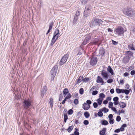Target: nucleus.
I'll return each mask as SVG.
<instances>
[{
	"mask_svg": "<svg viewBox=\"0 0 135 135\" xmlns=\"http://www.w3.org/2000/svg\"><path fill=\"white\" fill-rule=\"evenodd\" d=\"M124 14L129 17H135V11L133 9L125 8L123 11Z\"/></svg>",
	"mask_w": 135,
	"mask_h": 135,
	"instance_id": "1",
	"label": "nucleus"
},
{
	"mask_svg": "<svg viewBox=\"0 0 135 135\" xmlns=\"http://www.w3.org/2000/svg\"><path fill=\"white\" fill-rule=\"evenodd\" d=\"M115 33L118 36L123 35V33L125 31L123 28L120 26H118L115 28L114 30Z\"/></svg>",
	"mask_w": 135,
	"mask_h": 135,
	"instance_id": "2",
	"label": "nucleus"
},
{
	"mask_svg": "<svg viewBox=\"0 0 135 135\" xmlns=\"http://www.w3.org/2000/svg\"><path fill=\"white\" fill-rule=\"evenodd\" d=\"M69 56V54L67 53L62 57L59 62V64L60 66L63 65L65 63L68 57Z\"/></svg>",
	"mask_w": 135,
	"mask_h": 135,
	"instance_id": "3",
	"label": "nucleus"
},
{
	"mask_svg": "<svg viewBox=\"0 0 135 135\" xmlns=\"http://www.w3.org/2000/svg\"><path fill=\"white\" fill-rule=\"evenodd\" d=\"M58 67L57 65H55L52 68L50 71L51 74V77L53 78L55 76L57 71Z\"/></svg>",
	"mask_w": 135,
	"mask_h": 135,
	"instance_id": "4",
	"label": "nucleus"
},
{
	"mask_svg": "<svg viewBox=\"0 0 135 135\" xmlns=\"http://www.w3.org/2000/svg\"><path fill=\"white\" fill-rule=\"evenodd\" d=\"M102 22V21L100 19H93L92 20L91 22L92 26H95L99 25V24L101 23Z\"/></svg>",
	"mask_w": 135,
	"mask_h": 135,
	"instance_id": "5",
	"label": "nucleus"
},
{
	"mask_svg": "<svg viewBox=\"0 0 135 135\" xmlns=\"http://www.w3.org/2000/svg\"><path fill=\"white\" fill-rule=\"evenodd\" d=\"M24 108L26 109H27L31 105V102L30 100H25L24 101Z\"/></svg>",
	"mask_w": 135,
	"mask_h": 135,
	"instance_id": "6",
	"label": "nucleus"
},
{
	"mask_svg": "<svg viewBox=\"0 0 135 135\" xmlns=\"http://www.w3.org/2000/svg\"><path fill=\"white\" fill-rule=\"evenodd\" d=\"M68 89L67 88L65 89L63 91L64 95V97L70 98L71 97V96L70 93L68 92Z\"/></svg>",
	"mask_w": 135,
	"mask_h": 135,
	"instance_id": "7",
	"label": "nucleus"
},
{
	"mask_svg": "<svg viewBox=\"0 0 135 135\" xmlns=\"http://www.w3.org/2000/svg\"><path fill=\"white\" fill-rule=\"evenodd\" d=\"M97 59L95 57H93L91 59L90 63V64L94 66L97 63Z\"/></svg>",
	"mask_w": 135,
	"mask_h": 135,
	"instance_id": "8",
	"label": "nucleus"
},
{
	"mask_svg": "<svg viewBox=\"0 0 135 135\" xmlns=\"http://www.w3.org/2000/svg\"><path fill=\"white\" fill-rule=\"evenodd\" d=\"M59 36V35H53V37L51 40L50 44L51 46H52L54 45Z\"/></svg>",
	"mask_w": 135,
	"mask_h": 135,
	"instance_id": "9",
	"label": "nucleus"
},
{
	"mask_svg": "<svg viewBox=\"0 0 135 135\" xmlns=\"http://www.w3.org/2000/svg\"><path fill=\"white\" fill-rule=\"evenodd\" d=\"M101 74L104 79L107 80L108 78V75L107 72L105 71H102Z\"/></svg>",
	"mask_w": 135,
	"mask_h": 135,
	"instance_id": "10",
	"label": "nucleus"
},
{
	"mask_svg": "<svg viewBox=\"0 0 135 135\" xmlns=\"http://www.w3.org/2000/svg\"><path fill=\"white\" fill-rule=\"evenodd\" d=\"M113 115L112 114H110L108 115L109 122L110 124H113L114 122V120L113 118Z\"/></svg>",
	"mask_w": 135,
	"mask_h": 135,
	"instance_id": "11",
	"label": "nucleus"
},
{
	"mask_svg": "<svg viewBox=\"0 0 135 135\" xmlns=\"http://www.w3.org/2000/svg\"><path fill=\"white\" fill-rule=\"evenodd\" d=\"M90 106L86 103H84L83 105V108L85 110H87L90 108Z\"/></svg>",
	"mask_w": 135,
	"mask_h": 135,
	"instance_id": "12",
	"label": "nucleus"
},
{
	"mask_svg": "<svg viewBox=\"0 0 135 135\" xmlns=\"http://www.w3.org/2000/svg\"><path fill=\"white\" fill-rule=\"evenodd\" d=\"M96 81L98 83H101L102 84H103L104 83V81L102 78L99 76H98Z\"/></svg>",
	"mask_w": 135,
	"mask_h": 135,
	"instance_id": "13",
	"label": "nucleus"
},
{
	"mask_svg": "<svg viewBox=\"0 0 135 135\" xmlns=\"http://www.w3.org/2000/svg\"><path fill=\"white\" fill-rule=\"evenodd\" d=\"M91 38V36H88V37H86L85 39L83 41L82 44L84 45H85L88 42V41Z\"/></svg>",
	"mask_w": 135,
	"mask_h": 135,
	"instance_id": "14",
	"label": "nucleus"
},
{
	"mask_svg": "<svg viewBox=\"0 0 135 135\" xmlns=\"http://www.w3.org/2000/svg\"><path fill=\"white\" fill-rule=\"evenodd\" d=\"M47 90V87L45 86L44 87L43 89H42L41 91V96L42 97H43L44 94L45 93L46 91Z\"/></svg>",
	"mask_w": 135,
	"mask_h": 135,
	"instance_id": "15",
	"label": "nucleus"
},
{
	"mask_svg": "<svg viewBox=\"0 0 135 135\" xmlns=\"http://www.w3.org/2000/svg\"><path fill=\"white\" fill-rule=\"evenodd\" d=\"M107 70L108 72L110 73L112 75H113L114 74L113 70L110 66H109L108 67Z\"/></svg>",
	"mask_w": 135,
	"mask_h": 135,
	"instance_id": "16",
	"label": "nucleus"
},
{
	"mask_svg": "<svg viewBox=\"0 0 135 135\" xmlns=\"http://www.w3.org/2000/svg\"><path fill=\"white\" fill-rule=\"evenodd\" d=\"M53 25V22H52L50 23L49 29L46 34V35H47L50 32V30L52 29Z\"/></svg>",
	"mask_w": 135,
	"mask_h": 135,
	"instance_id": "17",
	"label": "nucleus"
},
{
	"mask_svg": "<svg viewBox=\"0 0 135 135\" xmlns=\"http://www.w3.org/2000/svg\"><path fill=\"white\" fill-rule=\"evenodd\" d=\"M83 76H80L79 78H78V79L77 81L76 82L75 85H76L78 83H80L81 81L83 80Z\"/></svg>",
	"mask_w": 135,
	"mask_h": 135,
	"instance_id": "18",
	"label": "nucleus"
},
{
	"mask_svg": "<svg viewBox=\"0 0 135 135\" xmlns=\"http://www.w3.org/2000/svg\"><path fill=\"white\" fill-rule=\"evenodd\" d=\"M118 104L120 105V107L122 108L125 107L126 105V104L125 103L122 102L119 103Z\"/></svg>",
	"mask_w": 135,
	"mask_h": 135,
	"instance_id": "19",
	"label": "nucleus"
},
{
	"mask_svg": "<svg viewBox=\"0 0 135 135\" xmlns=\"http://www.w3.org/2000/svg\"><path fill=\"white\" fill-rule=\"evenodd\" d=\"M106 131V128H104L102 131H101L99 133L100 135H104Z\"/></svg>",
	"mask_w": 135,
	"mask_h": 135,
	"instance_id": "20",
	"label": "nucleus"
},
{
	"mask_svg": "<svg viewBox=\"0 0 135 135\" xmlns=\"http://www.w3.org/2000/svg\"><path fill=\"white\" fill-rule=\"evenodd\" d=\"M60 34L59 30L57 28L56 29L54 32V35H59Z\"/></svg>",
	"mask_w": 135,
	"mask_h": 135,
	"instance_id": "21",
	"label": "nucleus"
},
{
	"mask_svg": "<svg viewBox=\"0 0 135 135\" xmlns=\"http://www.w3.org/2000/svg\"><path fill=\"white\" fill-rule=\"evenodd\" d=\"M49 103L50 104V107L52 108L53 106V99L52 98H50L49 99Z\"/></svg>",
	"mask_w": 135,
	"mask_h": 135,
	"instance_id": "22",
	"label": "nucleus"
},
{
	"mask_svg": "<svg viewBox=\"0 0 135 135\" xmlns=\"http://www.w3.org/2000/svg\"><path fill=\"white\" fill-rule=\"evenodd\" d=\"M123 89H120L119 88H117L116 89V91L117 93L119 94L123 93Z\"/></svg>",
	"mask_w": 135,
	"mask_h": 135,
	"instance_id": "23",
	"label": "nucleus"
},
{
	"mask_svg": "<svg viewBox=\"0 0 135 135\" xmlns=\"http://www.w3.org/2000/svg\"><path fill=\"white\" fill-rule=\"evenodd\" d=\"M105 97V95L103 93H100L99 94V99H102L103 100V99Z\"/></svg>",
	"mask_w": 135,
	"mask_h": 135,
	"instance_id": "24",
	"label": "nucleus"
},
{
	"mask_svg": "<svg viewBox=\"0 0 135 135\" xmlns=\"http://www.w3.org/2000/svg\"><path fill=\"white\" fill-rule=\"evenodd\" d=\"M101 123H102V125H107L108 124L107 121L105 120H102L101 121Z\"/></svg>",
	"mask_w": 135,
	"mask_h": 135,
	"instance_id": "25",
	"label": "nucleus"
},
{
	"mask_svg": "<svg viewBox=\"0 0 135 135\" xmlns=\"http://www.w3.org/2000/svg\"><path fill=\"white\" fill-rule=\"evenodd\" d=\"M100 110L104 112L105 113L108 112L109 109L106 108L105 107H104L101 109H100Z\"/></svg>",
	"mask_w": 135,
	"mask_h": 135,
	"instance_id": "26",
	"label": "nucleus"
},
{
	"mask_svg": "<svg viewBox=\"0 0 135 135\" xmlns=\"http://www.w3.org/2000/svg\"><path fill=\"white\" fill-rule=\"evenodd\" d=\"M75 131L74 132V135H79V129L77 128H75Z\"/></svg>",
	"mask_w": 135,
	"mask_h": 135,
	"instance_id": "27",
	"label": "nucleus"
},
{
	"mask_svg": "<svg viewBox=\"0 0 135 135\" xmlns=\"http://www.w3.org/2000/svg\"><path fill=\"white\" fill-rule=\"evenodd\" d=\"M73 128V126L69 127L67 129L68 131L70 133Z\"/></svg>",
	"mask_w": 135,
	"mask_h": 135,
	"instance_id": "28",
	"label": "nucleus"
},
{
	"mask_svg": "<svg viewBox=\"0 0 135 135\" xmlns=\"http://www.w3.org/2000/svg\"><path fill=\"white\" fill-rule=\"evenodd\" d=\"M128 49L132 50H134V48L133 47V45L132 44L129 45L128 46Z\"/></svg>",
	"mask_w": 135,
	"mask_h": 135,
	"instance_id": "29",
	"label": "nucleus"
},
{
	"mask_svg": "<svg viewBox=\"0 0 135 135\" xmlns=\"http://www.w3.org/2000/svg\"><path fill=\"white\" fill-rule=\"evenodd\" d=\"M64 122L66 123V122L67 120L68 119V117L66 114H64Z\"/></svg>",
	"mask_w": 135,
	"mask_h": 135,
	"instance_id": "30",
	"label": "nucleus"
},
{
	"mask_svg": "<svg viewBox=\"0 0 135 135\" xmlns=\"http://www.w3.org/2000/svg\"><path fill=\"white\" fill-rule=\"evenodd\" d=\"M84 115L86 118H88L90 116V114L88 112H86L84 113Z\"/></svg>",
	"mask_w": 135,
	"mask_h": 135,
	"instance_id": "31",
	"label": "nucleus"
},
{
	"mask_svg": "<svg viewBox=\"0 0 135 135\" xmlns=\"http://www.w3.org/2000/svg\"><path fill=\"white\" fill-rule=\"evenodd\" d=\"M89 12H88L86 11H84V16L86 17H88L89 16Z\"/></svg>",
	"mask_w": 135,
	"mask_h": 135,
	"instance_id": "32",
	"label": "nucleus"
},
{
	"mask_svg": "<svg viewBox=\"0 0 135 135\" xmlns=\"http://www.w3.org/2000/svg\"><path fill=\"white\" fill-rule=\"evenodd\" d=\"M103 100L102 99L99 98L97 99V101L98 104L100 105L101 104Z\"/></svg>",
	"mask_w": 135,
	"mask_h": 135,
	"instance_id": "33",
	"label": "nucleus"
},
{
	"mask_svg": "<svg viewBox=\"0 0 135 135\" xmlns=\"http://www.w3.org/2000/svg\"><path fill=\"white\" fill-rule=\"evenodd\" d=\"M123 93H124L126 94H128L129 93V91L127 89H123Z\"/></svg>",
	"mask_w": 135,
	"mask_h": 135,
	"instance_id": "34",
	"label": "nucleus"
},
{
	"mask_svg": "<svg viewBox=\"0 0 135 135\" xmlns=\"http://www.w3.org/2000/svg\"><path fill=\"white\" fill-rule=\"evenodd\" d=\"M78 19V18L76 17H75L74 20L73 21V24H75L77 22Z\"/></svg>",
	"mask_w": 135,
	"mask_h": 135,
	"instance_id": "35",
	"label": "nucleus"
},
{
	"mask_svg": "<svg viewBox=\"0 0 135 135\" xmlns=\"http://www.w3.org/2000/svg\"><path fill=\"white\" fill-rule=\"evenodd\" d=\"M68 112L69 115H71L73 113V111L72 109H70L68 110Z\"/></svg>",
	"mask_w": 135,
	"mask_h": 135,
	"instance_id": "36",
	"label": "nucleus"
},
{
	"mask_svg": "<svg viewBox=\"0 0 135 135\" xmlns=\"http://www.w3.org/2000/svg\"><path fill=\"white\" fill-rule=\"evenodd\" d=\"M89 79V78H85L83 79V82L86 83L87 82Z\"/></svg>",
	"mask_w": 135,
	"mask_h": 135,
	"instance_id": "37",
	"label": "nucleus"
},
{
	"mask_svg": "<svg viewBox=\"0 0 135 135\" xmlns=\"http://www.w3.org/2000/svg\"><path fill=\"white\" fill-rule=\"evenodd\" d=\"M98 116L100 117H102L103 116V113L101 112H99L98 113Z\"/></svg>",
	"mask_w": 135,
	"mask_h": 135,
	"instance_id": "38",
	"label": "nucleus"
},
{
	"mask_svg": "<svg viewBox=\"0 0 135 135\" xmlns=\"http://www.w3.org/2000/svg\"><path fill=\"white\" fill-rule=\"evenodd\" d=\"M79 15H80V12L79 11H77L75 15V17H76L78 18V16H79Z\"/></svg>",
	"mask_w": 135,
	"mask_h": 135,
	"instance_id": "39",
	"label": "nucleus"
},
{
	"mask_svg": "<svg viewBox=\"0 0 135 135\" xmlns=\"http://www.w3.org/2000/svg\"><path fill=\"white\" fill-rule=\"evenodd\" d=\"M121 118L120 116H117L116 118V120L118 122H119Z\"/></svg>",
	"mask_w": 135,
	"mask_h": 135,
	"instance_id": "40",
	"label": "nucleus"
},
{
	"mask_svg": "<svg viewBox=\"0 0 135 135\" xmlns=\"http://www.w3.org/2000/svg\"><path fill=\"white\" fill-rule=\"evenodd\" d=\"M113 81V79H111L108 80L107 81V82L108 83H112Z\"/></svg>",
	"mask_w": 135,
	"mask_h": 135,
	"instance_id": "41",
	"label": "nucleus"
},
{
	"mask_svg": "<svg viewBox=\"0 0 135 135\" xmlns=\"http://www.w3.org/2000/svg\"><path fill=\"white\" fill-rule=\"evenodd\" d=\"M84 92V90L82 88H81L79 90V93H80L82 94H83Z\"/></svg>",
	"mask_w": 135,
	"mask_h": 135,
	"instance_id": "42",
	"label": "nucleus"
},
{
	"mask_svg": "<svg viewBox=\"0 0 135 135\" xmlns=\"http://www.w3.org/2000/svg\"><path fill=\"white\" fill-rule=\"evenodd\" d=\"M98 93V91H93L92 93V94L93 95H95Z\"/></svg>",
	"mask_w": 135,
	"mask_h": 135,
	"instance_id": "43",
	"label": "nucleus"
},
{
	"mask_svg": "<svg viewBox=\"0 0 135 135\" xmlns=\"http://www.w3.org/2000/svg\"><path fill=\"white\" fill-rule=\"evenodd\" d=\"M74 103L75 104H77L79 103V101L78 99H76L74 100Z\"/></svg>",
	"mask_w": 135,
	"mask_h": 135,
	"instance_id": "44",
	"label": "nucleus"
},
{
	"mask_svg": "<svg viewBox=\"0 0 135 135\" xmlns=\"http://www.w3.org/2000/svg\"><path fill=\"white\" fill-rule=\"evenodd\" d=\"M86 103L87 104L90 105V104H91L92 102L90 100H88L86 101Z\"/></svg>",
	"mask_w": 135,
	"mask_h": 135,
	"instance_id": "45",
	"label": "nucleus"
},
{
	"mask_svg": "<svg viewBox=\"0 0 135 135\" xmlns=\"http://www.w3.org/2000/svg\"><path fill=\"white\" fill-rule=\"evenodd\" d=\"M119 98L118 97H115L113 98V100L114 101H118Z\"/></svg>",
	"mask_w": 135,
	"mask_h": 135,
	"instance_id": "46",
	"label": "nucleus"
},
{
	"mask_svg": "<svg viewBox=\"0 0 135 135\" xmlns=\"http://www.w3.org/2000/svg\"><path fill=\"white\" fill-rule=\"evenodd\" d=\"M84 124L85 125H88L89 124V122L87 120H85L84 121Z\"/></svg>",
	"mask_w": 135,
	"mask_h": 135,
	"instance_id": "47",
	"label": "nucleus"
},
{
	"mask_svg": "<svg viewBox=\"0 0 135 135\" xmlns=\"http://www.w3.org/2000/svg\"><path fill=\"white\" fill-rule=\"evenodd\" d=\"M93 105L94 107V108H96L97 107L98 105L97 103L96 102H94L93 103Z\"/></svg>",
	"mask_w": 135,
	"mask_h": 135,
	"instance_id": "48",
	"label": "nucleus"
},
{
	"mask_svg": "<svg viewBox=\"0 0 135 135\" xmlns=\"http://www.w3.org/2000/svg\"><path fill=\"white\" fill-rule=\"evenodd\" d=\"M112 43L114 45H117L118 44V42L113 40H112Z\"/></svg>",
	"mask_w": 135,
	"mask_h": 135,
	"instance_id": "49",
	"label": "nucleus"
},
{
	"mask_svg": "<svg viewBox=\"0 0 135 135\" xmlns=\"http://www.w3.org/2000/svg\"><path fill=\"white\" fill-rule=\"evenodd\" d=\"M69 98H67V97H65V98L63 100V101L62 102V104H64L65 101H66V99H68Z\"/></svg>",
	"mask_w": 135,
	"mask_h": 135,
	"instance_id": "50",
	"label": "nucleus"
},
{
	"mask_svg": "<svg viewBox=\"0 0 135 135\" xmlns=\"http://www.w3.org/2000/svg\"><path fill=\"white\" fill-rule=\"evenodd\" d=\"M131 74L132 75H133L135 74V71L132 70L131 72Z\"/></svg>",
	"mask_w": 135,
	"mask_h": 135,
	"instance_id": "51",
	"label": "nucleus"
},
{
	"mask_svg": "<svg viewBox=\"0 0 135 135\" xmlns=\"http://www.w3.org/2000/svg\"><path fill=\"white\" fill-rule=\"evenodd\" d=\"M124 81H125V80H120V84H121L122 85H123L124 84Z\"/></svg>",
	"mask_w": 135,
	"mask_h": 135,
	"instance_id": "52",
	"label": "nucleus"
},
{
	"mask_svg": "<svg viewBox=\"0 0 135 135\" xmlns=\"http://www.w3.org/2000/svg\"><path fill=\"white\" fill-rule=\"evenodd\" d=\"M87 1V0H82L81 3L82 4H85L86 3Z\"/></svg>",
	"mask_w": 135,
	"mask_h": 135,
	"instance_id": "53",
	"label": "nucleus"
},
{
	"mask_svg": "<svg viewBox=\"0 0 135 135\" xmlns=\"http://www.w3.org/2000/svg\"><path fill=\"white\" fill-rule=\"evenodd\" d=\"M100 54L101 55H103L104 54V52L103 50H101L100 51Z\"/></svg>",
	"mask_w": 135,
	"mask_h": 135,
	"instance_id": "54",
	"label": "nucleus"
},
{
	"mask_svg": "<svg viewBox=\"0 0 135 135\" xmlns=\"http://www.w3.org/2000/svg\"><path fill=\"white\" fill-rule=\"evenodd\" d=\"M90 9L88 8L87 7H85V11H86L88 12H89V11H90Z\"/></svg>",
	"mask_w": 135,
	"mask_h": 135,
	"instance_id": "55",
	"label": "nucleus"
},
{
	"mask_svg": "<svg viewBox=\"0 0 135 135\" xmlns=\"http://www.w3.org/2000/svg\"><path fill=\"white\" fill-rule=\"evenodd\" d=\"M120 131V129H117L116 130H115L114 132L115 133H118Z\"/></svg>",
	"mask_w": 135,
	"mask_h": 135,
	"instance_id": "56",
	"label": "nucleus"
},
{
	"mask_svg": "<svg viewBox=\"0 0 135 135\" xmlns=\"http://www.w3.org/2000/svg\"><path fill=\"white\" fill-rule=\"evenodd\" d=\"M114 92V90L113 89H112L110 90V92L111 94H113Z\"/></svg>",
	"mask_w": 135,
	"mask_h": 135,
	"instance_id": "57",
	"label": "nucleus"
},
{
	"mask_svg": "<svg viewBox=\"0 0 135 135\" xmlns=\"http://www.w3.org/2000/svg\"><path fill=\"white\" fill-rule=\"evenodd\" d=\"M111 109L114 112H116L117 111V110L116 109V108L114 107H112V108Z\"/></svg>",
	"mask_w": 135,
	"mask_h": 135,
	"instance_id": "58",
	"label": "nucleus"
},
{
	"mask_svg": "<svg viewBox=\"0 0 135 135\" xmlns=\"http://www.w3.org/2000/svg\"><path fill=\"white\" fill-rule=\"evenodd\" d=\"M113 103H114V104L115 105H117V104H118L119 103L118 102V101H114Z\"/></svg>",
	"mask_w": 135,
	"mask_h": 135,
	"instance_id": "59",
	"label": "nucleus"
},
{
	"mask_svg": "<svg viewBox=\"0 0 135 135\" xmlns=\"http://www.w3.org/2000/svg\"><path fill=\"white\" fill-rule=\"evenodd\" d=\"M129 74L128 73L126 72L124 74V76H127Z\"/></svg>",
	"mask_w": 135,
	"mask_h": 135,
	"instance_id": "60",
	"label": "nucleus"
},
{
	"mask_svg": "<svg viewBox=\"0 0 135 135\" xmlns=\"http://www.w3.org/2000/svg\"><path fill=\"white\" fill-rule=\"evenodd\" d=\"M108 103V101L106 100H104L103 102V103L104 104H107Z\"/></svg>",
	"mask_w": 135,
	"mask_h": 135,
	"instance_id": "61",
	"label": "nucleus"
},
{
	"mask_svg": "<svg viewBox=\"0 0 135 135\" xmlns=\"http://www.w3.org/2000/svg\"><path fill=\"white\" fill-rule=\"evenodd\" d=\"M119 129H120V131H124V128H123L122 127L120 128H119Z\"/></svg>",
	"mask_w": 135,
	"mask_h": 135,
	"instance_id": "62",
	"label": "nucleus"
},
{
	"mask_svg": "<svg viewBox=\"0 0 135 135\" xmlns=\"http://www.w3.org/2000/svg\"><path fill=\"white\" fill-rule=\"evenodd\" d=\"M132 27L133 28L132 31L133 32H135V25H133Z\"/></svg>",
	"mask_w": 135,
	"mask_h": 135,
	"instance_id": "63",
	"label": "nucleus"
},
{
	"mask_svg": "<svg viewBox=\"0 0 135 135\" xmlns=\"http://www.w3.org/2000/svg\"><path fill=\"white\" fill-rule=\"evenodd\" d=\"M111 98L110 97H109L107 98L106 100H107V101L108 100L110 101L111 100Z\"/></svg>",
	"mask_w": 135,
	"mask_h": 135,
	"instance_id": "64",
	"label": "nucleus"
}]
</instances>
